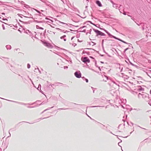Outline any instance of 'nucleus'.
Returning <instances> with one entry per match:
<instances>
[{
  "mask_svg": "<svg viewBox=\"0 0 151 151\" xmlns=\"http://www.w3.org/2000/svg\"><path fill=\"white\" fill-rule=\"evenodd\" d=\"M93 30L96 33V36H98L99 35L104 36L106 35L104 33L97 29H93Z\"/></svg>",
  "mask_w": 151,
  "mask_h": 151,
  "instance_id": "nucleus-1",
  "label": "nucleus"
},
{
  "mask_svg": "<svg viewBox=\"0 0 151 151\" xmlns=\"http://www.w3.org/2000/svg\"><path fill=\"white\" fill-rule=\"evenodd\" d=\"M0 98H1L2 99H4V100H6L7 101H11V102H14V103H17V104H21V105H26L28 104H26L24 103L20 102H17V101H12V100H7V99H4V98H0Z\"/></svg>",
  "mask_w": 151,
  "mask_h": 151,
  "instance_id": "nucleus-2",
  "label": "nucleus"
},
{
  "mask_svg": "<svg viewBox=\"0 0 151 151\" xmlns=\"http://www.w3.org/2000/svg\"><path fill=\"white\" fill-rule=\"evenodd\" d=\"M74 75L77 78H80L81 77V73L80 71L76 72L74 73Z\"/></svg>",
  "mask_w": 151,
  "mask_h": 151,
  "instance_id": "nucleus-3",
  "label": "nucleus"
},
{
  "mask_svg": "<svg viewBox=\"0 0 151 151\" xmlns=\"http://www.w3.org/2000/svg\"><path fill=\"white\" fill-rule=\"evenodd\" d=\"M82 60L83 62H84L85 63L87 62L89 63L90 62V60L88 58L86 57H83V58H82Z\"/></svg>",
  "mask_w": 151,
  "mask_h": 151,
  "instance_id": "nucleus-4",
  "label": "nucleus"
},
{
  "mask_svg": "<svg viewBox=\"0 0 151 151\" xmlns=\"http://www.w3.org/2000/svg\"><path fill=\"white\" fill-rule=\"evenodd\" d=\"M42 42L45 46L48 47H51V45L50 43L42 41Z\"/></svg>",
  "mask_w": 151,
  "mask_h": 151,
  "instance_id": "nucleus-5",
  "label": "nucleus"
},
{
  "mask_svg": "<svg viewBox=\"0 0 151 151\" xmlns=\"http://www.w3.org/2000/svg\"><path fill=\"white\" fill-rule=\"evenodd\" d=\"M36 17H37V18H40V17H43L44 18L45 16L42 13L40 12V13H39L37 15Z\"/></svg>",
  "mask_w": 151,
  "mask_h": 151,
  "instance_id": "nucleus-6",
  "label": "nucleus"
},
{
  "mask_svg": "<svg viewBox=\"0 0 151 151\" xmlns=\"http://www.w3.org/2000/svg\"><path fill=\"white\" fill-rule=\"evenodd\" d=\"M41 1H42V2L45 3L47 5L49 6H50L51 5L50 4H48V3H50L49 2L47 1L46 0H40Z\"/></svg>",
  "mask_w": 151,
  "mask_h": 151,
  "instance_id": "nucleus-7",
  "label": "nucleus"
},
{
  "mask_svg": "<svg viewBox=\"0 0 151 151\" xmlns=\"http://www.w3.org/2000/svg\"><path fill=\"white\" fill-rule=\"evenodd\" d=\"M96 4L99 7H101L102 6V5L101 2L99 0L96 1Z\"/></svg>",
  "mask_w": 151,
  "mask_h": 151,
  "instance_id": "nucleus-8",
  "label": "nucleus"
},
{
  "mask_svg": "<svg viewBox=\"0 0 151 151\" xmlns=\"http://www.w3.org/2000/svg\"><path fill=\"white\" fill-rule=\"evenodd\" d=\"M147 94L146 93H143L142 94V98L143 99H145L147 97Z\"/></svg>",
  "mask_w": 151,
  "mask_h": 151,
  "instance_id": "nucleus-9",
  "label": "nucleus"
},
{
  "mask_svg": "<svg viewBox=\"0 0 151 151\" xmlns=\"http://www.w3.org/2000/svg\"><path fill=\"white\" fill-rule=\"evenodd\" d=\"M139 91H144V88H142L141 86H139V88L138 89Z\"/></svg>",
  "mask_w": 151,
  "mask_h": 151,
  "instance_id": "nucleus-10",
  "label": "nucleus"
},
{
  "mask_svg": "<svg viewBox=\"0 0 151 151\" xmlns=\"http://www.w3.org/2000/svg\"><path fill=\"white\" fill-rule=\"evenodd\" d=\"M6 47L7 50H10L11 49L12 47L10 45H7L6 46Z\"/></svg>",
  "mask_w": 151,
  "mask_h": 151,
  "instance_id": "nucleus-11",
  "label": "nucleus"
},
{
  "mask_svg": "<svg viewBox=\"0 0 151 151\" xmlns=\"http://www.w3.org/2000/svg\"><path fill=\"white\" fill-rule=\"evenodd\" d=\"M27 17H25V16H24V17H28V18H33V17L32 16V15L31 14H29V13H28V14H27Z\"/></svg>",
  "mask_w": 151,
  "mask_h": 151,
  "instance_id": "nucleus-12",
  "label": "nucleus"
},
{
  "mask_svg": "<svg viewBox=\"0 0 151 151\" xmlns=\"http://www.w3.org/2000/svg\"><path fill=\"white\" fill-rule=\"evenodd\" d=\"M58 22H59L60 23H61V24H63L64 25V26L65 27H67L68 26V25L67 24H66L65 23H64V22H61L59 21H58Z\"/></svg>",
  "mask_w": 151,
  "mask_h": 151,
  "instance_id": "nucleus-13",
  "label": "nucleus"
},
{
  "mask_svg": "<svg viewBox=\"0 0 151 151\" xmlns=\"http://www.w3.org/2000/svg\"><path fill=\"white\" fill-rule=\"evenodd\" d=\"M96 44V43L94 42H90L89 43V45H91L92 46H93Z\"/></svg>",
  "mask_w": 151,
  "mask_h": 151,
  "instance_id": "nucleus-14",
  "label": "nucleus"
},
{
  "mask_svg": "<svg viewBox=\"0 0 151 151\" xmlns=\"http://www.w3.org/2000/svg\"><path fill=\"white\" fill-rule=\"evenodd\" d=\"M71 108H67L66 109H64L63 108H59L57 110H66V109H71Z\"/></svg>",
  "mask_w": 151,
  "mask_h": 151,
  "instance_id": "nucleus-15",
  "label": "nucleus"
},
{
  "mask_svg": "<svg viewBox=\"0 0 151 151\" xmlns=\"http://www.w3.org/2000/svg\"><path fill=\"white\" fill-rule=\"evenodd\" d=\"M53 107H54L53 106H52V107H49V108H48L47 109H46L45 110H44L43 111H42V113H43L45 111H47L48 110H49L50 109H51Z\"/></svg>",
  "mask_w": 151,
  "mask_h": 151,
  "instance_id": "nucleus-16",
  "label": "nucleus"
},
{
  "mask_svg": "<svg viewBox=\"0 0 151 151\" xmlns=\"http://www.w3.org/2000/svg\"><path fill=\"white\" fill-rule=\"evenodd\" d=\"M138 97L139 98V99H141V98H142V94H141L140 93H139V94H138Z\"/></svg>",
  "mask_w": 151,
  "mask_h": 151,
  "instance_id": "nucleus-17",
  "label": "nucleus"
},
{
  "mask_svg": "<svg viewBox=\"0 0 151 151\" xmlns=\"http://www.w3.org/2000/svg\"><path fill=\"white\" fill-rule=\"evenodd\" d=\"M121 42L125 43V44H129V46H130V45H131V44L130 43H127L125 42L124 41L122 40L121 41Z\"/></svg>",
  "mask_w": 151,
  "mask_h": 151,
  "instance_id": "nucleus-18",
  "label": "nucleus"
},
{
  "mask_svg": "<svg viewBox=\"0 0 151 151\" xmlns=\"http://www.w3.org/2000/svg\"><path fill=\"white\" fill-rule=\"evenodd\" d=\"M36 27L37 29H43V28L41 27H40L39 26L37 25Z\"/></svg>",
  "mask_w": 151,
  "mask_h": 151,
  "instance_id": "nucleus-19",
  "label": "nucleus"
},
{
  "mask_svg": "<svg viewBox=\"0 0 151 151\" xmlns=\"http://www.w3.org/2000/svg\"><path fill=\"white\" fill-rule=\"evenodd\" d=\"M117 5L115 4H113V7H114L116 9L117 8Z\"/></svg>",
  "mask_w": 151,
  "mask_h": 151,
  "instance_id": "nucleus-20",
  "label": "nucleus"
},
{
  "mask_svg": "<svg viewBox=\"0 0 151 151\" xmlns=\"http://www.w3.org/2000/svg\"><path fill=\"white\" fill-rule=\"evenodd\" d=\"M119 11L121 13H122V12H124V13H123V14L124 15H126V13L125 12H124V11L123 10L122 11V10H121L120 9H119Z\"/></svg>",
  "mask_w": 151,
  "mask_h": 151,
  "instance_id": "nucleus-21",
  "label": "nucleus"
},
{
  "mask_svg": "<svg viewBox=\"0 0 151 151\" xmlns=\"http://www.w3.org/2000/svg\"><path fill=\"white\" fill-rule=\"evenodd\" d=\"M35 21L37 22L38 23H42L43 22H44V21H38L37 20H35Z\"/></svg>",
  "mask_w": 151,
  "mask_h": 151,
  "instance_id": "nucleus-22",
  "label": "nucleus"
},
{
  "mask_svg": "<svg viewBox=\"0 0 151 151\" xmlns=\"http://www.w3.org/2000/svg\"><path fill=\"white\" fill-rule=\"evenodd\" d=\"M138 25V26H139L140 25H141V23H139V22L138 21H137V23H136Z\"/></svg>",
  "mask_w": 151,
  "mask_h": 151,
  "instance_id": "nucleus-23",
  "label": "nucleus"
},
{
  "mask_svg": "<svg viewBox=\"0 0 151 151\" xmlns=\"http://www.w3.org/2000/svg\"><path fill=\"white\" fill-rule=\"evenodd\" d=\"M44 18L43 17H40V18H37V17H36V19H40L41 20L43 19Z\"/></svg>",
  "mask_w": 151,
  "mask_h": 151,
  "instance_id": "nucleus-24",
  "label": "nucleus"
},
{
  "mask_svg": "<svg viewBox=\"0 0 151 151\" xmlns=\"http://www.w3.org/2000/svg\"><path fill=\"white\" fill-rule=\"evenodd\" d=\"M29 31L28 30H27L25 32L27 34H29Z\"/></svg>",
  "mask_w": 151,
  "mask_h": 151,
  "instance_id": "nucleus-25",
  "label": "nucleus"
},
{
  "mask_svg": "<svg viewBox=\"0 0 151 151\" xmlns=\"http://www.w3.org/2000/svg\"><path fill=\"white\" fill-rule=\"evenodd\" d=\"M104 107V106H91L90 107Z\"/></svg>",
  "mask_w": 151,
  "mask_h": 151,
  "instance_id": "nucleus-26",
  "label": "nucleus"
},
{
  "mask_svg": "<svg viewBox=\"0 0 151 151\" xmlns=\"http://www.w3.org/2000/svg\"><path fill=\"white\" fill-rule=\"evenodd\" d=\"M27 67L28 68H29L30 67V65L29 64H27Z\"/></svg>",
  "mask_w": 151,
  "mask_h": 151,
  "instance_id": "nucleus-27",
  "label": "nucleus"
},
{
  "mask_svg": "<svg viewBox=\"0 0 151 151\" xmlns=\"http://www.w3.org/2000/svg\"><path fill=\"white\" fill-rule=\"evenodd\" d=\"M142 27H145V24L144 23H141Z\"/></svg>",
  "mask_w": 151,
  "mask_h": 151,
  "instance_id": "nucleus-28",
  "label": "nucleus"
},
{
  "mask_svg": "<svg viewBox=\"0 0 151 151\" xmlns=\"http://www.w3.org/2000/svg\"><path fill=\"white\" fill-rule=\"evenodd\" d=\"M66 35H63V36H62V37H60V38H61V39H63V38H64H64H65V37H66Z\"/></svg>",
  "mask_w": 151,
  "mask_h": 151,
  "instance_id": "nucleus-29",
  "label": "nucleus"
},
{
  "mask_svg": "<svg viewBox=\"0 0 151 151\" xmlns=\"http://www.w3.org/2000/svg\"><path fill=\"white\" fill-rule=\"evenodd\" d=\"M28 35H29L30 36H32V34L31 32L29 31Z\"/></svg>",
  "mask_w": 151,
  "mask_h": 151,
  "instance_id": "nucleus-30",
  "label": "nucleus"
},
{
  "mask_svg": "<svg viewBox=\"0 0 151 151\" xmlns=\"http://www.w3.org/2000/svg\"><path fill=\"white\" fill-rule=\"evenodd\" d=\"M68 68V66H64V67H63V68L64 69H67Z\"/></svg>",
  "mask_w": 151,
  "mask_h": 151,
  "instance_id": "nucleus-31",
  "label": "nucleus"
},
{
  "mask_svg": "<svg viewBox=\"0 0 151 151\" xmlns=\"http://www.w3.org/2000/svg\"><path fill=\"white\" fill-rule=\"evenodd\" d=\"M148 104L151 106V99H150Z\"/></svg>",
  "mask_w": 151,
  "mask_h": 151,
  "instance_id": "nucleus-32",
  "label": "nucleus"
},
{
  "mask_svg": "<svg viewBox=\"0 0 151 151\" xmlns=\"http://www.w3.org/2000/svg\"><path fill=\"white\" fill-rule=\"evenodd\" d=\"M129 49V48H126V49H125L124 50V52H125L128 49Z\"/></svg>",
  "mask_w": 151,
  "mask_h": 151,
  "instance_id": "nucleus-33",
  "label": "nucleus"
},
{
  "mask_svg": "<svg viewBox=\"0 0 151 151\" xmlns=\"http://www.w3.org/2000/svg\"><path fill=\"white\" fill-rule=\"evenodd\" d=\"M108 35L109 36V37H112V35H111V34L110 33H109V34H108Z\"/></svg>",
  "mask_w": 151,
  "mask_h": 151,
  "instance_id": "nucleus-34",
  "label": "nucleus"
},
{
  "mask_svg": "<svg viewBox=\"0 0 151 151\" xmlns=\"http://www.w3.org/2000/svg\"><path fill=\"white\" fill-rule=\"evenodd\" d=\"M45 104V103L44 102H42V103H41L40 104V105H43V104Z\"/></svg>",
  "mask_w": 151,
  "mask_h": 151,
  "instance_id": "nucleus-35",
  "label": "nucleus"
},
{
  "mask_svg": "<svg viewBox=\"0 0 151 151\" xmlns=\"http://www.w3.org/2000/svg\"><path fill=\"white\" fill-rule=\"evenodd\" d=\"M85 81H86V82L88 83V79H86V78H85Z\"/></svg>",
  "mask_w": 151,
  "mask_h": 151,
  "instance_id": "nucleus-36",
  "label": "nucleus"
},
{
  "mask_svg": "<svg viewBox=\"0 0 151 151\" xmlns=\"http://www.w3.org/2000/svg\"><path fill=\"white\" fill-rule=\"evenodd\" d=\"M112 37L114 38V39H116L117 38V37H116L114 36L113 35L112 36Z\"/></svg>",
  "mask_w": 151,
  "mask_h": 151,
  "instance_id": "nucleus-37",
  "label": "nucleus"
},
{
  "mask_svg": "<svg viewBox=\"0 0 151 151\" xmlns=\"http://www.w3.org/2000/svg\"><path fill=\"white\" fill-rule=\"evenodd\" d=\"M104 40H103L102 41V45H103L104 42Z\"/></svg>",
  "mask_w": 151,
  "mask_h": 151,
  "instance_id": "nucleus-38",
  "label": "nucleus"
},
{
  "mask_svg": "<svg viewBox=\"0 0 151 151\" xmlns=\"http://www.w3.org/2000/svg\"><path fill=\"white\" fill-rule=\"evenodd\" d=\"M15 50H16V51H17V50H20V49H19V48H17V49H15Z\"/></svg>",
  "mask_w": 151,
  "mask_h": 151,
  "instance_id": "nucleus-39",
  "label": "nucleus"
},
{
  "mask_svg": "<svg viewBox=\"0 0 151 151\" xmlns=\"http://www.w3.org/2000/svg\"><path fill=\"white\" fill-rule=\"evenodd\" d=\"M133 21H134V22H135L136 23H137V20H136V19H134V20H133Z\"/></svg>",
  "mask_w": 151,
  "mask_h": 151,
  "instance_id": "nucleus-40",
  "label": "nucleus"
},
{
  "mask_svg": "<svg viewBox=\"0 0 151 151\" xmlns=\"http://www.w3.org/2000/svg\"><path fill=\"white\" fill-rule=\"evenodd\" d=\"M14 130L13 129H10L9 131V132L11 131H14Z\"/></svg>",
  "mask_w": 151,
  "mask_h": 151,
  "instance_id": "nucleus-41",
  "label": "nucleus"
},
{
  "mask_svg": "<svg viewBox=\"0 0 151 151\" xmlns=\"http://www.w3.org/2000/svg\"><path fill=\"white\" fill-rule=\"evenodd\" d=\"M91 88L93 89V93H94V88H93V87H91Z\"/></svg>",
  "mask_w": 151,
  "mask_h": 151,
  "instance_id": "nucleus-42",
  "label": "nucleus"
},
{
  "mask_svg": "<svg viewBox=\"0 0 151 151\" xmlns=\"http://www.w3.org/2000/svg\"><path fill=\"white\" fill-rule=\"evenodd\" d=\"M35 11H37L38 13L39 14V13H40V12H39V11H38V10H36V9H35Z\"/></svg>",
  "mask_w": 151,
  "mask_h": 151,
  "instance_id": "nucleus-43",
  "label": "nucleus"
},
{
  "mask_svg": "<svg viewBox=\"0 0 151 151\" xmlns=\"http://www.w3.org/2000/svg\"><path fill=\"white\" fill-rule=\"evenodd\" d=\"M116 40H119V41H121L122 40H121V39H119V38H117Z\"/></svg>",
  "mask_w": 151,
  "mask_h": 151,
  "instance_id": "nucleus-44",
  "label": "nucleus"
},
{
  "mask_svg": "<svg viewBox=\"0 0 151 151\" xmlns=\"http://www.w3.org/2000/svg\"><path fill=\"white\" fill-rule=\"evenodd\" d=\"M35 107H34V106L31 107V106H28L27 107L28 108H34Z\"/></svg>",
  "mask_w": 151,
  "mask_h": 151,
  "instance_id": "nucleus-45",
  "label": "nucleus"
},
{
  "mask_svg": "<svg viewBox=\"0 0 151 151\" xmlns=\"http://www.w3.org/2000/svg\"><path fill=\"white\" fill-rule=\"evenodd\" d=\"M2 26L3 27V29H5V27H4V25L3 24L2 25Z\"/></svg>",
  "mask_w": 151,
  "mask_h": 151,
  "instance_id": "nucleus-46",
  "label": "nucleus"
},
{
  "mask_svg": "<svg viewBox=\"0 0 151 151\" xmlns=\"http://www.w3.org/2000/svg\"><path fill=\"white\" fill-rule=\"evenodd\" d=\"M105 53H106V54L108 55V56L109 57H111V56H110V55H109L108 54V53H106V52H105Z\"/></svg>",
  "mask_w": 151,
  "mask_h": 151,
  "instance_id": "nucleus-47",
  "label": "nucleus"
},
{
  "mask_svg": "<svg viewBox=\"0 0 151 151\" xmlns=\"http://www.w3.org/2000/svg\"><path fill=\"white\" fill-rule=\"evenodd\" d=\"M9 136L8 137H10L11 136V134L10 133V132H9Z\"/></svg>",
  "mask_w": 151,
  "mask_h": 151,
  "instance_id": "nucleus-48",
  "label": "nucleus"
},
{
  "mask_svg": "<svg viewBox=\"0 0 151 151\" xmlns=\"http://www.w3.org/2000/svg\"><path fill=\"white\" fill-rule=\"evenodd\" d=\"M102 29L104 30L105 32L106 33L107 32V30H106L105 29Z\"/></svg>",
  "mask_w": 151,
  "mask_h": 151,
  "instance_id": "nucleus-49",
  "label": "nucleus"
},
{
  "mask_svg": "<svg viewBox=\"0 0 151 151\" xmlns=\"http://www.w3.org/2000/svg\"><path fill=\"white\" fill-rule=\"evenodd\" d=\"M142 29L143 30H144L145 29V27H142Z\"/></svg>",
  "mask_w": 151,
  "mask_h": 151,
  "instance_id": "nucleus-50",
  "label": "nucleus"
},
{
  "mask_svg": "<svg viewBox=\"0 0 151 151\" xmlns=\"http://www.w3.org/2000/svg\"><path fill=\"white\" fill-rule=\"evenodd\" d=\"M98 68H99V70H100V71H101V69L100 68V67H98Z\"/></svg>",
  "mask_w": 151,
  "mask_h": 151,
  "instance_id": "nucleus-51",
  "label": "nucleus"
},
{
  "mask_svg": "<svg viewBox=\"0 0 151 151\" xmlns=\"http://www.w3.org/2000/svg\"><path fill=\"white\" fill-rule=\"evenodd\" d=\"M131 19L133 21L135 19L134 17H132Z\"/></svg>",
  "mask_w": 151,
  "mask_h": 151,
  "instance_id": "nucleus-52",
  "label": "nucleus"
},
{
  "mask_svg": "<svg viewBox=\"0 0 151 151\" xmlns=\"http://www.w3.org/2000/svg\"><path fill=\"white\" fill-rule=\"evenodd\" d=\"M130 64H131V65H134L133 63H131V62H130Z\"/></svg>",
  "mask_w": 151,
  "mask_h": 151,
  "instance_id": "nucleus-53",
  "label": "nucleus"
},
{
  "mask_svg": "<svg viewBox=\"0 0 151 151\" xmlns=\"http://www.w3.org/2000/svg\"><path fill=\"white\" fill-rule=\"evenodd\" d=\"M29 80H30L32 82V83H33V82L32 81V80L31 79V78H29Z\"/></svg>",
  "mask_w": 151,
  "mask_h": 151,
  "instance_id": "nucleus-54",
  "label": "nucleus"
},
{
  "mask_svg": "<svg viewBox=\"0 0 151 151\" xmlns=\"http://www.w3.org/2000/svg\"><path fill=\"white\" fill-rule=\"evenodd\" d=\"M56 29L58 30H61V29L58 28H56Z\"/></svg>",
  "mask_w": 151,
  "mask_h": 151,
  "instance_id": "nucleus-55",
  "label": "nucleus"
},
{
  "mask_svg": "<svg viewBox=\"0 0 151 151\" xmlns=\"http://www.w3.org/2000/svg\"><path fill=\"white\" fill-rule=\"evenodd\" d=\"M146 73H147V75L149 76V77H150L151 78V77L149 76V75L147 73V72H146Z\"/></svg>",
  "mask_w": 151,
  "mask_h": 151,
  "instance_id": "nucleus-56",
  "label": "nucleus"
},
{
  "mask_svg": "<svg viewBox=\"0 0 151 151\" xmlns=\"http://www.w3.org/2000/svg\"><path fill=\"white\" fill-rule=\"evenodd\" d=\"M1 14H3V15H4V14H5V13H1Z\"/></svg>",
  "mask_w": 151,
  "mask_h": 151,
  "instance_id": "nucleus-57",
  "label": "nucleus"
},
{
  "mask_svg": "<svg viewBox=\"0 0 151 151\" xmlns=\"http://www.w3.org/2000/svg\"><path fill=\"white\" fill-rule=\"evenodd\" d=\"M64 40L65 41H66V39H65L64 38Z\"/></svg>",
  "mask_w": 151,
  "mask_h": 151,
  "instance_id": "nucleus-58",
  "label": "nucleus"
},
{
  "mask_svg": "<svg viewBox=\"0 0 151 151\" xmlns=\"http://www.w3.org/2000/svg\"><path fill=\"white\" fill-rule=\"evenodd\" d=\"M40 35H41V36H42V33H41L40 34Z\"/></svg>",
  "mask_w": 151,
  "mask_h": 151,
  "instance_id": "nucleus-59",
  "label": "nucleus"
},
{
  "mask_svg": "<svg viewBox=\"0 0 151 151\" xmlns=\"http://www.w3.org/2000/svg\"><path fill=\"white\" fill-rule=\"evenodd\" d=\"M18 31L19 32H20L21 33V31L19 30V29H18Z\"/></svg>",
  "mask_w": 151,
  "mask_h": 151,
  "instance_id": "nucleus-60",
  "label": "nucleus"
},
{
  "mask_svg": "<svg viewBox=\"0 0 151 151\" xmlns=\"http://www.w3.org/2000/svg\"><path fill=\"white\" fill-rule=\"evenodd\" d=\"M3 20H7V19H3Z\"/></svg>",
  "mask_w": 151,
  "mask_h": 151,
  "instance_id": "nucleus-61",
  "label": "nucleus"
},
{
  "mask_svg": "<svg viewBox=\"0 0 151 151\" xmlns=\"http://www.w3.org/2000/svg\"><path fill=\"white\" fill-rule=\"evenodd\" d=\"M54 86V84H52L51 86L52 87H53V86Z\"/></svg>",
  "mask_w": 151,
  "mask_h": 151,
  "instance_id": "nucleus-62",
  "label": "nucleus"
},
{
  "mask_svg": "<svg viewBox=\"0 0 151 151\" xmlns=\"http://www.w3.org/2000/svg\"><path fill=\"white\" fill-rule=\"evenodd\" d=\"M54 86V84H52L51 86L52 87H53V86Z\"/></svg>",
  "mask_w": 151,
  "mask_h": 151,
  "instance_id": "nucleus-63",
  "label": "nucleus"
},
{
  "mask_svg": "<svg viewBox=\"0 0 151 151\" xmlns=\"http://www.w3.org/2000/svg\"><path fill=\"white\" fill-rule=\"evenodd\" d=\"M150 94H151V89L150 90Z\"/></svg>",
  "mask_w": 151,
  "mask_h": 151,
  "instance_id": "nucleus-64",
  "label": "nucleus"
}]
</instances>
